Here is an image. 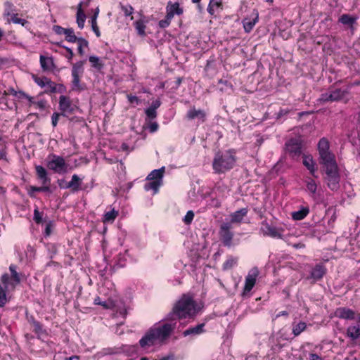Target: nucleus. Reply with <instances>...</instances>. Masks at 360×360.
Instances as JSON below:
<instances>
[{
  "mask_svg": "<svg viewBox=\"0 0 360 360\" xmlns=\"http://www.w3.org/2000/svg\"><path fill=\"white\" fill-rule=\"evenodd\" d=\"M319 164L323 178L328 188L333 191L340 188V173L335 154L330 150L328 140L323 137L317 144Z\"/></svg>",
  "mask_w": 360,
  "mask_h": 360,
  "instance_id": "nucleus-1",
  "label": "nucleus"
},
{
  "mask_svg": "<svg viewBox=\"0 0 360 360\" xmlns=\"http://www.w3.org/2000/svg\"><path fill=\"white\" fill-rule=\"evenodd\" d=\"M196 306V302L191 296L183 294L174 303L167 319L171 321L193 319L197 314Z\"/></svg>",
  "mask_w": 360,
  "mask_h": 360,
  "instance_id": "nucleus-2",
  "label": "nucleus"
},
{
  "mask_svg": "<svg viewBox=\"0 0 360 360\" xmlns=\"http://www.w3.org/2000/svg\"><path fill=\"white\" fill-rule=\"evenodd\" d=\"M236 153L234 148L216 152L212 163L214 173L222 174L233 169L238 160Z\"/></svg>",
  "mask_w": 360,
  "mask_h": 360,
  "instance_id": "nucleus-3",
  "label": "nucleus"
},
{
  "mask_svg": "<svg viewBox=\"0 0 360 360\" xmlns=\"http://www.w3.org/2000/svg\"><path fill=\"white\" fill-rule=\"evenodd\" d=\"M18 266L11 264L9 266L11 276L5 273L0 278V307H4L8 302L6 292L9 289L14 290L21 281V275L17 271Z\"/></svg>",
  "mask_w": 360,
  "mask_h": 360,
  "instance_id": "nucleus-4",
  "label": "nucleus"
},
{
  "mask_svg": "<svg viewBox=\"0 0 360 360\" xmlns=\"http://www.w3.org/2000/svg\"><path fill=\"white\" fill-rule=\"evenodd\" d=\"M46 167L49 170L59 174H64L68 172V165L63 157L51 153L46 159Z\"/></svg>",
  "mask_w": 360,
  "mask_h": 360,
  "instance_id": "nucleus-5",
  "label": "nucleus"
},
{
  "mask_svg": "<svg viewBox=\"0 0 360 360\" xmlns=\"http://www.w3.org/2000/svg\"><path fill=\"white\" fill-rule=\"evenodd\" d=\"M303 141L300 138H291L285 143V153L294 160L298 161L302 154Z\"/></svg>",
  "mask_w": 360,
  "mask_h": 360,
  "instance_id": "nucleus-6",
  "label": "nucleus"
},
{
  "mask_svg": "<svg viewBox=\"0 0 360 360\" xmlns=\"http://www.w3.org/2000/svg\"><path fill=\"white\" fill-rule=\"evenodd\" d=\"M175 323H165L161 325L151 327L158 343H164L175 329Z\"/></svg>",
  "mask_w": 360,
  "mask_h": 360,
  "instance_id": "nucleus-7",
  "label": "nucleus"
},
{
  "mask_svg": "<svg viewBox=\"0 0 360 360\" xmlns=\"http://www.w3.org/2000/svg\"><path fill=\"white\" fill-rule=\"evenodd\" d=\"M232 225L231 223H223L221 224L219 235V238L225 247L231 248L233 245V233L231 231Z\"/></svg>",
  "mask_w": 360,
  "mask_h": 360,
  "instance_id": "nucleus-8",
  "label": "nucleus"
},
{
  "mask_svg": "<svg viewBox=\"0 0 360 360\" xmlns=\"http://www.w3.org/2000/svg\"><path fill=\"white\" fill-rule=\"evenodd\" d=\"M259 276V270L257 267L252 268L245 277V286L242 292V297L243 298L248 296V293L255 285L257 278Z\"/></svg>",
  "mask_w": 360,
  "mask_h": 360,
  "instance_id": "nucleus-9",
  "label": "nucleus"
},
{
  "mask_svg": "<svg viewBox=\"0 0 360 360\" xmlns=\"http://www.w3.org/2000/svg\"><path fill=\"white\" fill-rule=\"evenodd\" d=\"M186 119L191 121L197 120L198 123L202 124L207 120V112L202 109H197L193 106L187 111Z\"/></svg>",
  "mask_w": 360,
  "mask_h": 360,
  "instance_id": "nucleus-10",
  "label": "nucleus"
},
{
  "mask_svg": "<svg viewBox=\"0 0 360 360\" xmlns=\"http://www.w3.org/2000/svg\"><path fill=\"white\" fill-rule=\"evenodd\" d=\"M262 231L264 236L273 238L282 239L283 237L284 229L281 227H276L269 224L266 221L262 222Z\"/></svg>",
  "mask_w": 360,
  "mask_h": 360,
  "instance_id": "nucleus-11",
  "label": "nucleus"
},
{
  "mask_svg": "<svg viewBox=\"0 0 360 360\" xmlns=\"http://www.w3.org/2000/svg\"><path fill=\"white\" fill-rule=\"evenodd\" d=\"M59 109L63 116L71 115L75 112V105L69 96H60L59 97Z\"/></svg>",
  "mask_w": 360,
  "mask_h": 360,
  "instance_id": "nucleus-12",
  "label": "nucleus"
},
{
  "mask_svg": "<svg viewBox=\"0 0 360 360\" xmlns=\"http://www.w3.org/2000/svg\"><path fill=\"white\" fill-rule=\"evenodd\" d=\"M258 20L259 13L257 9H253L250 15L245 17L243 20V25L245 32L247 33L250 32Z\"/></svg>",
  "mask_w": 360,
  "mask_h": 360,
  "instance_id": "nucleus-13",
  "label": "nucleus"
},
{
  "mask_svg": "<svg viewBox=\"0 0 360 360\" xmlns=\"http://www.w3.org/2000/svg\"><path fill=\"white\" fill-rule=\"evenodd\" d=\"M42 183V186H30L28 189V195L30 198H36V195H34V191H44V192H49L51 193V190L50 188V184H51V178L48 176L43 177L42 179H40Z\"/></svg>",
  "mask_w": 360,
  "mask_h": 360,
  "instance_id": "nucleus-14",
  "label": "nucleus"
},
{
  "mask_svg": "<svg viewBox=\"0 0 360 360\" xmlns=\"http://www.w3.org/2000/svg\"><path fill=\"white\" fill-rule=\"evenodd\" d=\"M158 342L155 333L152 328H149L144 335L140 339L139 343L141 348H146L155 345Z\"/></svg>",
  "mask_w": 360,
  "mask_h": 360,
  "instance_id": "nucleus-15",
  "label": "nucleus"
},
{
  "mask_svg": "<svg viewBox=\"0 0 360 360\" xmlns=\"http://www.w3.org/2000/svg\"><path fill=\"white\" fill-rule=\"evenodd\" d=\"M346 336L352 340H356L360 338V313L357 315L356 323L347 327Z\"/></svg>",
  "mask_w": 360,
  "mask_h": 360,
  "instance_id": "nucleus-16",
  "label": "nucleus"
},
{
  "mask_svg": "<svg viewBox=\"0 0 360 360\" xmlns=\"http://www.w3.org/2000/svg\"><path fill=\"white\" fill-rule=\"evenodd\" d=\"M355 311L347 307H338L334 312V316L341 319L354 320L355 319Z\"/></svg>",
  "mask_w": 360,
  "mask_h": 360,
  "instance_id": "nucleus-17",
  "label": "nucleus"
},
{
  "mask_svg": "<svg viewBox=\"0 0 360 360\" xmlns=\"http://www.w3.org/2000/svg\"><path fill=\"white\" fill-rule=\"evenodd\" d=\"M326 271L327 269L323 264H316L312 269L310 276L307 277V279L311 278L314 280V282L321 281L326 274Z\"/></svg>",
  "mask_w": 360,
  "mask_h": 360,
  "instance_id": "nucleus-18",
  "label": "nucleus"
},
{
  "mask_svg": "<svg viewBox=\"0 0 360 360\" xmlns=\"http://www.w3.org/2000/svg\"><path fill=\"white\" fill-rule=\"evenodd\" d=\"M302 164L309 170L310 174L314 177H317L316 175V166L311 155H302Z\"/></svg>",
  "mask_w": 360,
  "mask_h": 360,
  "instance_id": "nucleus-19",
  "label": "nucleus"
},
{
  "mask_svg": "<svg viewBox=\"0 0 360 360\" xmlns=\"http://www.w3.org/2000/svg\"><path fill=\"white\" fill-rule=\"evenodd\" d=\"M82 179L77 174H73L72 179L68 182L67 186L72 193H76L83 188L81 187Z\"/></svg>",
  "mask_w": 360,
  "mask_h": 360,
  "instance_id": "nucleus-20",
  "label": "nucleus"
},
{
  "mask_svg": "<svg viewBox=\"0 0 360 360\" xmlns=\"http://www.w3.org/2000/svg\"><path fill=\"white\" fill-rule=\"evenodd\" d=\"M248 212V207L241 208L239 210H237L231 214V220L230 222L231 224L238 223L240 224L242 222L243 218L247 216Z\"/></svg>",
  "mask_w": 360,
  "mask_h": 360,
  "instance_id": "nucleus-21",
  "label": "nucleus"
},
{
  "mask_svg": "<svg viewBox=\"0 0 360 360\" xmlns=\"http://www.w3.org/2000/svg\"><path fill=\"white\" fill-rule=\"evenodd\" d=\"M205 323L198 324L194 327H190L183 332L184 337L189 335H198L205 333Z\"/></svg>",
  "mask_w": 360,
  "mask_h": 360,
  "instance_id": "nucleus-22",
  "label": "nucleus"
},
{
  "mask_svg": "<svg viewBox=\"0 0 360 360\" xmlns=\"http://www.w3.org/2000/svg\"><path fill=\"white\" fill-rule=\"evenodd\" d=\"M39 61L41 68L44 72L53 70V69L55 68V64L52 57H46L41 55Z\"/></svg>",
  "mask_w": 360,
  "mask_h": 360,
  "instance_id": "nucleus-23",
  "label": "nucleus"
},
{
  "mask_svg": "<svg viewBox=\"0 0 360 360\" xmlns=\"http://www.w3.org/2000/svg\"><path fill=\"white\" fill-rule=\"evenodd\" d=\"M165 172V167H162L158 169H154L147 176V181H163V176Z\"/></svg>",
  "mask_w": 360,
  "mask_h": 360,
  "instance_id": "nucleus-24",
  "label": "nucleus"
},
{
  "mask_svg": "<svg viewBox=\"0 0 360 360\" xmlns=\"http://www.w3.org/2000/svg\"><path fill=\"white\" fill-rule=\"evenodd\" d=\"M347 89H335L330 91V102L339 101L348 94Z\"/></svg>",
  "mask_w": 360,
  "mask_h": 360,
  "instance_id": "nucleus-25",
  "label": "nucleus"
},
{
  "mask_svg": "<svg viewBox=\"0 0 360 360\" xmlns=\"http://www.w3.org/2000/svg\"><path fill=\"white\" fill-rule=\"evenodd\" d=\"M223 9L222 1H210L207 11L211 15L217 16Z\"/></svg>",
  "mask_w": 360,
  "mask_h": 360,
  "instance_id": "nucleus-26",
  "label": "nucleus"
},
{
  "mask_svg": "<svg viewBox=\"0 0 360 360\" xmlns=\"http://www.w3.org/2000/svg\"><path fill=\"white\" fill-rule=\"evenodd\" d=\"M163 185V181H149L144 184V190L146 191H153V195L159 193L160 188Z\"/></svg>",
  "mask_w": 360,
  "mask_h": 360,
  "instance_id": "nucleus-27",
  "label": "nucleus"
},
{
  "mask_svg": "<svg viewBox=\"0 0 360 360\" xmlns=\"http://www.w3.org/2000/svg\"><path fill=\"white\" fill-rule=\"evenodd\" d=\"M309 213V207H302L300 210L293 212L291 214L292 219L300 221L304 219Z\"/></svg>",
  "mask_w": 360,
  "mask_h": 360,
  "instance_id": "nucleus-28",
  "label": "nucleus"
},
{
  "mask_svg": "<svg viewBox=\"0 0 360 360\" xmlns=\"http://www.w3.org/2000/svg\"><path fill=\"white\" fill-rule=\"evenodd\" d=\"M82 1H81L78 5V8L77 11V23L78 27L80 29H82L84 26V22L86 20V15L82 9Z\"/></svg>",
  "mask_w": 360,
  "mask_h": 360,
  "instance_id": "nucleus-29",
  "label": "nucleus"
},
{
  "mask_svg": "<svg viewBox=\"0 0 360 360\" xmlns=\"http://www.w3.org/2000/svg\"><path fill=\"white\" fill-rule=\"evenodd\" d=\"M166 8L167 14L172 13V18L174 15H181L183 13V9L179 7L178 1H175L174 4H169Z\"/></svg>",
  "mask_w": 360,
  "mask_h": 360,
  "instance_id": "nucleus-30",
  "label": "nucleus"
},
{
  "mask_svg": "<svg viewBox=\"0 0 360 360\" xmlns=\"http://www.w3.org/2000/svg\"><path fill=\"white\" fill-rule=\"evenodd\" d=\"M118 214L119 212L112 208L111 210L105 212L103 218V222L113 223Z\"/></svg>",
  "mask_w": 360,
  "mask_h": 360,
  "instance_id": "nucleus-31",
  "label": "nucleus"
},
{
  "mask_svg": "<svg viewBox=\"0 0 360 360\" xmlns=\"http://www.w3.org/2000/svg\"><path fill=\"white\" fill-rule=\"evenodd\" d=\"M238 264V257L232 255H229L226 260L223 263L222 269L224 271L231 269Z\"/></svg>",
  "mask_w": 360,
  "mask_h": 360,
  "instance_id": "nucleus-32",
  "label": "nucleus"
},
{
  "mask_svg": "<svg viewBox=\"0 0 360 360\" xmlns=\"http://www.w3.org/2000/svg\"><path fill=\"white\" fill-rule=\"evenodd\" d=\"M134 25L135 30L137 32V34L140 37H145L146 35V26L144 20L139 19L134 22Z\"/></svg>",
  "mask_w": 360,
  "mask_h": 360,
  "instance_id": "nucleus-33",
  "label": "nucleus"
},
{
  "mask_svg": "<svg viewBox=\"0 0 360 360\" xmlns=\"http://www.w3.org/2000/svg\"><path fill=\"white\" fill-rule=\"evenodd\" d=\"M89 61L91 64V67L97 70H101L104 66L103 63L98 56H91L89 57Z\"/></svg>",
  "mask_w": 360,
  "mask_h": 360,
  "instance_id": "nucleus-34",
  "label": "nucleus"
},
{
  "mask_svg": "<svg viewBox=\"0 0 360 360\" xmlns=\"http://www.w3.org/2000/svg\"><path fill=\"white\" fill-rule=\"evenodd\" d=\"M356 18L349 14H343L339 18V22L343 25L352 27L356 22Z\"/></svg>",
  "mask_w": 360,
  "mask_h": 360,
  "instance_id": "nucleus-35",
  "label": "nucleus"
},
{
  "mask_svg": "<svg viewBox=\"0 0 360 360\" xmlns=\"http://www.w3.org/2000/svg\"><path fill=\"white\" fill-rule=\"evenodd\" d=\"M33 331L37 335L39 339L42 336L48 335L47 330L44 328L43 325L39 321L38 323H35V325L33 326Z\"/></svg>",
  "mask_w": 360,
  "mask_h": 360,
  "instance_id": "nucleus-36",
  "label": "nucleus"
},
{
  "mask_svg": "<svg viewBox=\"0 0 360 360\" xmlns=\"http://www.w3.org/2000/svg\"><path fill=\"white\" fill-rule=\"evenodd\" d=\"M32 78L34 82L39 86L41 88H44L46 86L48 81H49L50 78H48L45 76H38L37 75L32 74Z\"/></svg>",
  "mask_w": 360,
  "mask_h": 360,
  "instance_id": "nucleus-37",
  "label": "nucleus"
},
{
  "mask_svg": "<svg viewBox=\"0 0 360 360\" xmlns=\"http://www.w3.org/2000/svg\"><path fill=\"white\" fill-rule=\"evenodd\" d=\"M85 63V60H79L74 64H72V72L71 74H77V75H83L84 68V65Z\"/></svg>",
  "mask_w": 360,
  "mask_h": 360,
  "instance_id": "nucleus-38",
  "label": "nucleus"
},
{
  "mask_svg": "<svg viewBox=\"0 0 360 360\" xmlns=\"http://www.w3.org/2000/svg\"><path fill=\"white\" fill-rule=\"evenodd\" d=\"M71 75L72 77V90H78V91L82 90L83 89L80 84V78L82 75H77V74H71Z\"/></svg>",
  "mask_w": 360,
  "mask_h": 360,
  "instance_id": "nucleus-39",
  "label": "nucleus"
},
{
  "mask_svg": "<svg viewBox=\"0 0 360 360\" xmlns=\"http://www.w3.org/2000/svg\"><path fill=\"white\" fill-rule=\"evenodd\" d=\"M307 328V324L305 322H300L297 324L293 325L292 326V334L295 336H298L301 334L302 332L305 330Z\"/></svg>",
  "mask_w": 360,
  "mask_h": 360,
  "instance_id": "nucleus-40",
  "label": "nucleus"
},
{
  "mask_svg": "<svg viewBox=\"0 0 360 360\" xmlns=\"http://www.w3.org/2000/svg\"><path fill=\"white\" fill-rule=\"evenodd\" d=\"M78 48V53L82 56L84 54V48H86L89 46V42L84 38L79 37V40L77 41Z\"/></svg>",
  "mask_w": 360,
  "mask_h": 360,
  "instance_id": "nucleus-41",
  "label": "nucleus"
},
{
  "mask_svg": "<svg viewBox=\"0 0 360 360\" xmlns=\"http://www.w3.org/2000/svg\"><path fill=\"white\" fill-rule=\"evenodd\" d=\"M65 40L68 42L75 43L79 40V37H77L74 32L72 28H68L65 34Z\"/></svg>",
  "mask_w": 360,
  "mask_h": 360,
  "instance_id": "nucleus-42",
  "label": "nucleus"
},
{
  "mask_svg": "<svg viewBox=\"0 0 360 360\" xmlns=\"http://www.w3.org/2000/svg\"><path fill=\"white\" fill-rule=\"evenodd\" d=\"M58 245L56 243H48L47 250L51 259H53L58 254Z\"/></svg>",
  "mask_w": 360,
  "mask_h": 360,
  "instance_id": "nucleus-43",
  "label": "nucleus"
},
{
  "mask_svg": "<svg viewBox=\"0 0 360 360\" xmlns=\"http://www.w3.org/2000/svg\"><path fill=\"white\" fill-rule=\"evenodd\" d=\"M307 190L311 193V194H315L316 192V190H317V185L315 182V181L311 179V178H309L307 180Z\"/></svg>",
  "mask_w": 360,
  "mask_h": 360,
  "instance_id": "nucleus-44",
  "label": "nucleus"
},
{
  "mask_svg": "<svg viewBox=\"0 0 360 360\" xmlns=\"http://www.w3.org/2000/svg\"><path fill=\"white\" fill-rule=\"evenodd\" d=\"M172 19V14L170 13L169 14H166L165 18L159 21L158 25L160 28L165 29L167 27L171 22Z\"/></svg>",
  "mask_w": 360,
  "mask_h": 360,
  "instance_id": "nucleus-45",
  "label": "nucleus"
},
{
  "mask_svg": "<svg viewBox=\"0 0 360 360\" xmlns=\"http://www.w3.org/2000/svg\"><path fill=\"white\" fill-rule=\"evenodd\" d=\"M44 93L46 94H51L56 93V82H53L51 79L48 81L46 86L45 87Z\"/></svg>",
  "mask_w": 360,
  "mask_h": 360,
  "instance_id": "nucleus-46",
  "label": "nucleus"
},
{
  "mask_svg": "<svg viewBox=\"0 0 360 360\" xmlns=\"http://www.w3.org/2000/svg\"><path fill=\"white\" fill-rule=\"evenodd\" d=\"M16 13V10L14 8L13 5L10 1H6L5 4L4 14L8 16H11Z\"/></svg>",
  "mask_w": 360,
  "mask_h": 360,
  "instance_id": "nucleus-47",
  "label": "nucleus"
},
{
  "mask_svg": "<svg viewBox=\"0 0 360 360\" xmlns=\"http://www.w3.org/2000/svg\"><path fill=\"white\" fill-rule=\"evenodd\" d=\"M35 169H36V174H37V178L39 179L48 176L47 171L46 170V169L44 167H42L41 165H37V166H36Z\"/></svg>",
  "mask_w": 360,
  "mask_h": 360,
  "instance_id": "nucleus-48",
  "label": "nucleus"
},
{
  "mask_svg": "<svg viewBox=\"0 0 360 360\" xmlns=\"http://www.w3.org/2000/svg\"><path fill=\"white\" fill-rule=\"evenodd\" d=\"M194 212L192 210H189L186 212L183 221L186 225H189L194 218Z\"/></svg>",
  "mask_w": 360,
  "mask_h": 360,
  "instance_id": "nucleus-49",
  "label": "nucleus"
},
{
  "mask_svg": "<svg viewBox=\"0 0 360 360\" xmlns=\"http://www.w3.org/2000/svg\"><path fill=\"white\" fill-rule=\"evenodd\" d=\"M145 113L147 118H148L150 120L155 119L158 115L157 111L150 108V107L146 109Z\"/></svg>",
  "mask_w": 360,
  "mask_h": 360,
  "instance_id": "nucleus-50",
  "label": "nucleus"
},
{
  "mask_svg": "<svg viewBox=\"0 0 360 360\" xmlns=\"http://www.w3.org/2000/svg\"><path fill=\"white\" fill-rule=\"evenodd\" d=\"M17 93H18V95L15 96V97H18L19 98H26L28 100V101L30 103H34V98L29 96L25 92H24L22 91H18Z\"/></svg>",
  "mask_w": 360,
  "mask_h": 360,
  "instance_id": "nucleus-51",
  "label": "nucleus"
},
{
  "mask_svg": "<svg viewBox=\"0 0 360 360\" xmlns=\"http://www.w3.org/2000/svg\"><path fill=\"white\" fill-rule=\"evenodd\" d=\"M34 221L36 224H39L42 222V213L36 207L34 210Z\"/></svg>",
  "mask_w": 360,
  "mask_h": 360,
  "instance_id": "nucleus-52",
  "label": "nucleus"
},
{
  "mask_svg": "<svg viewBox=\"0 0 360 360\" xmlns=\"http://www.w3.org/2000/svg\"><path fill=\"white\" fill-rule=\"evenodd\" d=\"M91 27H92V30H93L94 32L95 33V34L96 35V37H99L101 36V32L97 25L96 16H94L91 19Z\"/></svg>",
  "mask_w": 360,
  "mask_h": 360,
  "instance_id": "nucleus-53",
  "label": "nucleus"
},
{
  "mask_svg": "<svg viewBox=\"0 0 360 360\" xmlns=\"http://www.w3.org/2000/svg\"><path fill=\"white\" fill-rule=\"evenodd\" d=\"M121 8L126 16L131 15L134 11L133 7L129 4L125 6L121 4Z\"/></svg>",
  "mask_w": 360,
  "mask_h": 360,
  "instance_id": "nucleus-54",
  "label": "nucleus"
},
{
  "mask_svg": "<svg viewBox=\"0 0 360 360\" xmlns=\"http://www.w3.org/2000/svg\"><path fill=\"white\" fill-rule=\"evenodd\" d=\"M68 28H63V27L60 25H54L53 27V30L54 32L58 35L65 34Z\"/></svg>",
  "mask_w": 360,
  "mask_h": 360,
  "instance_id": "nucleus-55",
  "label": "nucleus"
},
{
  "mask_svg": "<svg viewBox=\"0 0 360 360\" xmlns=\"http://www.w3.org/2000/svg\"><path fill=\"white\" fill-rule=\"evenodd\" d=\"M61 115V112L59 113V112H53L52 116H51V124L53 125V127H56L58 124V120H59V117H60Z\"/></svg>",
  "mask_w": 360,
  "mask_h": 360,
  "instance_id": "nucleus-56",
  "label": "nucleus"
},
{
  "mask_svg": "<svg viewBox=\"0 0 360 360\" xmlns=\"http://www.w3.org/2000/svg\"><path fill=\"white\" fill-rule=\"evenodd\" d=\"M127 97L129 102L131 104L136 103L138 105L140 103V99L136 96H133L131 94H127Z\"/></svg>",
  "mask_w": 360,
  "mask_h": 360,
  "instance_id": "nucleus-57",
  "label": "nucleus"
},
{
  "mask_svg": "<svg viewBox=\"0 0 360 360\" xmlns=\"http://www.w3.org/2000/svg\"><path fill=\"white\" fill-rule=\"evenodd\" d=\"M94 303L96 305H101V306L103 307L105 309L108 308V305L107 302L105 301L102 302L101 299L99 297H96L94 299Z\"/></svg>",
  "mask_w": 360,
  "mask_h": 360,
  "instance_id": "nucleus-58",
  "label": "nucleus"
},
{
  "mask_svg": "<svg viewBox=\"0 0 360 360\" xmlns=\"http://www.w3.org/2000/svg\"><path fill=\"white\" fill-rule=\"evenodd\" d=\"M159 125L157 122H150L148 126V129L150 133H154L158 131Z\"/></svg>",
  "mask_w": 360,
  "mask_h": 360,
  "instance_id": "nucleus-59",
  "label": "nucleus"
},
{
  "mask_svg": "<svg viewBox=\"0 0 360 360\" xmlns=\"http://www.w3.org/2000/svg\"><path fill=\"white\" fill-rule=\"evenodd\" d=\"M221 201L219 199L215 198H212L210 203V205L212 207H215V208H219V207H221Z\"/></svg>",
  "mask_w": 360,
  "mask_h": 360,
  "instance_id": "nucleus-60",
  "label": "nucleus"
},
{
  "mask_svg": "<svg viewBox=\"0 0 360 360\" xmlns=\"http://www.w3.org/2000/svg\"><path fill=\"white\" fill-rule=\"evenodd\" d=\"M56 93H65L66 91V87L62 84H56Z\"/></svg>",
  "mask_w": 360,
  "mask_h": 360,
  "instance_id": "nucleus-61",
  "label": "nucleus"
},
{
  "mask_svg": "<svg viewBox=\"0 0 360 360\" xmlns=\"http://www.w3.org/2000/svg\"><path fill=\"white\" fill-rule=\"evenodd\" d=\"M330 92L324 93L321 95L320 101L322 102H330Z\"/></svg>",
  "mask_w": 360,
  "mask_h": 360,
  "instance_id": "nucleus-62",
  "label": "nucleus"
},
{
  "mask_svg": "<svg viewBox=\"0 0 360 360\" xmlns=\"http://www.w3.org/2000/svg\"><path fill=\"white\" fill-rule=\"evenodd\" d=\"M57 183H58V185L60 187V188H63V189L68 188V187H66L68 182L65 181V179H58Z\"/></svg>",
  "mask_w": 360,
  "mask_h": 360,
  "instance_id": "nucleus-63",
  "label": "nucleus"
},
{
  "mask_svg": "<svg viewBox=\"0 0 360 360\" xmlns=\"http://www.w3.org/2000/svg\"><path fill=\"white\" fill-rule=\"evenodd\" d=\"M161 102L160 100L153 101L150 106V108L157 111V109L160 106Z\"/></svg>",
  "mask_w": 360,
  "mask_h": 360,
  "instance_id": "nucleus-64",
  "label": "nucleus"
}]
</instances>
